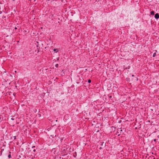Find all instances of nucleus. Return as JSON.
<instances>
[{
    "label": "nucleus",
    "mask_w": 159,
    "mask_h": 159,
    "mask_svg": "<svg viewBox=\"0 0 159 159\" xmlns=\"http://www.w3.org/2000/svg\"><path fill=\"white\" fill-rule=\"evenodd\" d=\"M155 17L156 19H158L159 18V15L158 13H156L155 15Z\"/></svg>",
    "instance_id": "f257e3e1"
},
{
    "label": "nucleus",
    "mask_w": 159,
    "mask_h": 159,
    "mask_svg": "<svg viewBox=\"0 0 159 159\" xmlns=\"http://www.w3.org/2000/svg\"><path fill=\"white\" fill-rule=\"evenodd\" d=\"M116 135H117L118 136H119L120 134V132L118 130L116 133Z\"/></svg>",
    "instance_id": "f03ea898"
},
{
    "label": "nucleus",
    "mask_w": 159,
    "mask_h": 159,
    "mask_svg": "<svg viewBox=\"0 0 159 159\" xmlns=\"http://www.w3.org/2000/svg\"><path fill=\"white\" fill-rule=\"evenodd\" d=\"M11 152H9V153L10 154H9L8 155V158H11Z\"/></svg>",
    "instance_id": "7ed1b4c3"
},
{
    "label": "nucleus",
    "mask_w": 159,
    "mask_h": 159,
    "mask_svg": "<svg viewBox=\"0 0 159 159\" xmlns=\"http://www.w3.org/2000/svg\"><path fill=\"white\" fill-rule=\"evenodd\" d=\"M53 51H54L56 52H58V49H53Z\"/></svg>",
    "instance_id": "20e7f679"
},
{
    "label": "nucleus",
    "mask_w": 159,
    "mask_h": 159,
    "mask_svg": "<svg viewBox=\"0 0 159 159\" xmlns=\"http://www.w3.org/2000/svg\"><path fill=\"white\" fill-rule=\"evenodd\" d=\"M151 14L152 15H154V12L153 11H152L151 12Z\"/></svg>",
    "instance_id": "39448f33"
},
{
    "label": "nucleus",
    "mask_w": 159,
    "mask_h": 159,
    "mask_svg": "<svg viewBox=\"0 0 159 159\" xmlns=\"http://www.w3.org/2000/svg\"><path fill=\"white\" fill-rule=\"evenodd\" d=\"M58 64H56V65H55V66L56 67V68H57L58 67Z\"/></svg>",
    "instance_id": "423d86ee"
},
{
    "label": "nucleus",
    "mask_w": 159,
    "mask_h": 159,
    "mask_svg": "<svg viewBox=\"0 0 159 159\" xmlns=\"http://www.w3.org/2000/svg\"><path fill=\"white\" fill-rule=\"evenodd\" d=\"M156 55V53H154L153 54V57H155Z\"/></svg>",
    "instance_id": "0eeeda50"
},
{
    "label": "nucleus",
    "mask_w": 159,
    "mask_h": 159,
    "mask_svg": "<svg viewBox=\"0 0 159 159\" xmlns=\"http://www.w3.org/2000/svg\"><path fill=\"white\" fill-rule=\"evenodd\" d=\"M91 80H88V82L89 83H91Z\"/></svg>",
    "instance_id": "6e6552de"
},
{
    "label": "nucleus",
    "mask_w": 159,
    "mask_h": 159,
    "mask_svg": "<svg viewBox=\"0 0 159 159\" xmlns=\"http://www.w3.org/2000/svg\"><path fill=\"white\" fill-rule=\"evenodd\" d=\"M118 131L120 132V133H121V132L122 131V130L121 129H119V130H118Z\"/></svg>",
    "instance_id": "1a4fd4ad"
},
{
    "label": "nucleus",
    "mask_w": 159,
    "mask_h": 159,
    "mask_svg": "<svg viewBox=\"0 0 159 159\" xmlns=\"http://www.w3.org/2000/svg\"><path fill=\"white\" fill-rule=\"evenodd\" d=\"M13 138H14V139H16V136H14L13 137Z\"/></svg>",
    "instance_id": "9d476101"
},
{
    "label": "nucleus",
    "mask_w": 159,
    "mask_h": 159,
    "mask_svg": "<svg viewBox=\"0 0 159 159\" xmlns=\"http://www.w3.org/2000/svg\"><path fill=\"white\" fill-rule=\"evenodd\" d=\"M33 151L34 152H35L36 151V150L35 149H34L33 150Z\"/></svg>",
    "instance_id": "9b49d317"
},
{
    "label": "nucleus",
    "mask_w": 159,
    "mask_h": 159,
    "mask_svg": "<svg viewBox=\"0 0 159 159\" xmlns=\"http://www.w3.org/2000/svg\"><path fill=\"white\" fill-rule=\"evenodd\" d=\"M11 120H14V118H11Z\"/></svg>",
    "instance_id": "f8f14e48"
},
{
    "label": "nucleus",
    "mask_w": 159,
    "mask_h": 159,
    "mask_svg": "<svg viewBox=\"0 0 159 159\" xmlns=\"http://www.w3.org/2000/svg\"><path fill=\"white\" fill-rule=\"evenodd\" d=\"M35 147L34 146H33V147H32V148H35Z\"/></svg>",
    "instance_id": "ddd939ff"
},
{
    "label": "nucleus",
    "mask_w": 159,
    "mask_h": 159,
    "mask_svg": "<svg viewBox=\"0 0 159 159\" xmlns=\"http://www.w3.org/2000/svg\"><path fill=\"white\" fill-rule=\"evenodd\" d=\"M156 139H154V141H156Z\"/></svg>",
    "instance_id": "4468645a"
},
{
    "label": "nucleus",
    "mask_w": 159,
    "mask_h": 159,
    "mask_svg": "<svg viewBox=\"0 0 159 159\" xmlns=\"http://www.w3.org/2000/svg\"><path fill=\"white\" fill-rule=\"evenodd\" d=\"M15 29H17V28L16 27H15Z\"/></svg>",
    "instance_id": "2eb2a0df"
},
{
    "label": "nucleus",
    "mask_w": 159,
    "mask_h": 159,
    "mask_svg": "<svg viewBox=\"0 0 159 159\" xmlns=\"http://www.w3.org/2000/svg\"><path fill=\"white\" fill-rule=\"evenodd\" d=\"M111 96H110L109 97V98H111Z\"/></svg>",
    "instance_id": "dca6fc26"
},
{
    "label": "nucleus",
    "mask_w": 159,
    "mask_h": 159,
    "mask_svg": "<svg viewBox=\"0 0 159 159\" xmlns=\"http://www.w3.org/2000/svg\"><path fill=\"white\" fill-rule=\"evenodd\" d=\"M132 77H134V75H132Z\"/></svg>",
    "instance_id": "f3484780"
},
{
    "label": "nucleus",
    "mask_w": 159,
    "mask_h": 159,
    "mask_svg": "<svg viewBox=\"0 0 159 159\" xmlns=\"http://www.w3.org/2000/svg\"><path fill=\"white\" fill-rule=\"evenodd\" d=\"M100 149H102V148H101V147H100Z\"/></svg>",
    "instance_id": "a211bd4d"
},
{
    "label": "nucleus",
    "mask_w": 159,
    "mask_h": 159,
    "mask_svg": "<svg viewBox=\"0 0 159 159\" xmlns=\"http://www.w3.org/2000/svg\"><path fill=\"white\" fill-rule=\"evenodd\" d=\"M2 154V152L1 153V155Z\"/></svg>",
    "instance_id": "6ab92c4d"
},
{
    "label": "nucleus",
    "mask_w": 159,
    "mask_h": 159,
    "mask_svg": "<svg viewBox=\"0 0 159 159\" xmlns=\"http://www.w3.org/2000/svg\"><path fill=\"white\" fill-rule=\"evenodd\" d=\"M13 1H14L15 0H12Z\"/></svg>",
    "instance_id": "aec40b11"
},
{
    "label": "nucleus",
    "mask_w": 159,
    "mask_h": 159,
    "mask_svg": "<svg viewBox=\"0 0 159 159\" xmlns=\"http://www.w3.org/2000/svg\"><path fill=\"white\" fill-rule=\"evenodd\" d=\"M1 155H0V156Z\"/></svg>",
    "instance_id": "412c9836"
}]
</instances>
